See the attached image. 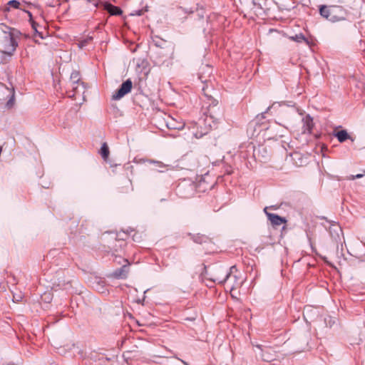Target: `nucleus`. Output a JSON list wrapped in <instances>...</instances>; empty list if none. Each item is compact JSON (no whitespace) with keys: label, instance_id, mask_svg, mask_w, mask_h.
<instances>
[{"label":"nucleus","instance_id":"obj_9","mask_svg":"<svg viewBox=\"0 0 365 365\" xmlns=\"http://www.w3.org/2000/svg\"><path fill=\"white\" fill-rule=\"evenodd\" d=\"M121 259L126 262V264H123L121 268L115 270L113 274L115 277L125 279L127 277L128 273V266L130 265V263L125 259Z\"/></svg>","mask_w":365,"mask_h":365},{"label":"nucleus","instance_id":"obj_22","mask_svg":"<svg viewBox=\"0 0 365 365\" xmlns=\"http://www.w3.org/2000/svg\"><path fill=\"white\" fill-rule=\"evenodd\" d=\"M20 299H21V297H16H16H15V296H14V299H16V301H19V300H20Z\"/></svg>","mask_w":365,"mask_h":365},{"label":"nucleus","instance_id":"obj_21","mask_svg":"<svg viewBox=\"0 0 365 365\" xmlns=\"http://www.w3.org/2000/svg\"><path fill=\"white\" fill-rule=\"evenodd\" d=\"M150 163H156L159 168H163L165 167V165L161 162H155L154 160H149Z\"/></svg>","mask_w":365,"mask_h":365},{"label":"nucleus","instance_id":"obj_27","mask_svg":"<svg viewBox=\"0 0 365 365\" xmlns=\"http://www.w3.org/2000/svg\"><path fill=\"white\" fill-rule=\"evenodd\" d=\"M94 5L96 7H97L98 4L97 3H94Z\"/></svg>","mask_w":365,"mask_h":365},{"label":"nucleus","instance_id":"obj_10","mask_svg":"<svg viewBox=\"0 0 365 365\" xmlns=\"http://www.w3.org/2000/svg\"><path fill=\"white\" fill-rule=\"evenodd\" d=\"M255 11L259 14L264 12L266 1L265 0H252Z\"/></svg>","mask_w":365,"mask_h":365},{"label":"nucleus","instance_id":"obj_6","mask_svg":"<svg viewBox=\"0 0 365 365\" xmlns=\"http://www.w3.org/2000/svg\"><path fill=\"white\" fill-rule=\"evenodd\" d=\"M285 129H287L285 125L274 123L269 127L268 130L273 135L271 138H277L283 136Z\"/></svg>","mask_w":365,"mask_h":365},{"label":"nucleus","instance_id":"obj_24","mask_svg":"<svg viewBox=\"0 0 365 365\" xmlns=\"http://www.w3.org/2000/svg\"><path fill=\"white\" fill-rule=\"evenodd\" d=\"M184 365H189L186 361L180 360Z\"/></svg>","mask_w":365,"mask_h":365},{"label":"nucleus","instance_id":"obj_28","mask_svg":"<svg viewBox=\"0 0 365 365\" xmlns=\"http://www.w3.org/2000/svg\"><path fill=\"white\" fill-rule=\"evenodd\" d=\"M207 68L210 71L211 68L209 66H207Z\"/></svg>","mask_w":365,"mask_h":365},{"label":"nucleus","instance_id":"obj_13","mask_svg":"<svg viewBox=\"0 0 365 365\" xmlns=\"http://www.w3.org/2000/svg\"><path fill=\"white\" fill-rule=\"evenodd\" d=\"M267 215L269 217V220L271 221L272 224L274 225H280L285 222V220L283 218L277 215L270 213Z\"/></svg>","mask_w":365,"mask_h":365},{"label":"nucleus","instance_id":"obj_14","mask_svg":"<svg viewBox=\"0 0 365 365\" xmlns=\"http://www.w3.org/2000/svg\"><path fill=\"white\" fill-rule=\"evenodd\" d=\"M335 136L337 138L340 143L344 142L346 140L349 139L350 136L345 130H341L335 133Z\"/></svg>","mask_w":365,"mask_h":365},{"label":"nucleus","instance_id":"obj_1","mask_svg":"<svg viewBox=\"0 0 365 365\" xmlns=\"http://www.w3.org/2000/svg\"><path fill=\"white\" fill-rule=\"evenodd\" d=\"M0 52L11 56L17 47L16 38L20 33L4 24L0 25Z\"/></svg>","mask_w":365,"mask_h":365},{"label":"nucleus","instance_id":"obj_15","mask_svg":"<svg viewBox=\"0 0 365 365\" xmlns=\"http://www.w3.org/2000/svg\"><path fill=\"white\" fill-rule=\"evenodd\" d=\"M101 154L104 159H107L109 155L108 147L106 143L103 144L101 149Z\"/></svg>","mask_w":365,"mask_h":365},{"label":"nucleus","instance_id":"obj_11","mask_svg":"<svg viewBox=\"0 0 365 365\" xmlns=\"http://www.w3.org/2000/svg\"><path fill=\"white\" fill-rule=\"evenodd\" d=\"M104 9L108 11L111 15H120L122 14V10L117 6H115L109 3L103 4Z\"/></svg>","mask_w":365,"mask_h":365},{"label":"nucleus","instance_id":"obj_18","mask_svg":"<svg viewBox=\"0 0 365 365\" xmlns=\"http://www.w3.org/2000/svg\"><path fill=\"white\" fill-rule=\"evenodd\" d=\"M292 38L294 41H298V42H300V41H302V40H305L304 37L302 34L296 35L295 36L292 37Z\"/></svg>","mask_w":365,"mask_h":365},{"label":"nucleus","instance_id":"obj_17","mask_svg":"<svg viewBox=\"0 0 365 365\" xmlns=\"http://www.w3.org/2000/svg\"><path fill=\"white\" fill-rule=\"evenodd\" d=\"M14 104V93L13 92L11 98L6 103V106L8 108H11Z\"/></svg>","mask_w":365,"mask_h":365},{"label":"nucleus","instance_id":"obj_12","mask_svg":"<svg viewBox=\"0 0 365 365\" xmlns=\"http://www.w3.org/2000/svg\"><path fill=\"white\" fill-rule=\"evenodd\" d=\"M71 78V79H73L72 87H73V89L75 91H74V93L73 95L70 96V97L76 98V96L77 93L78 92V86H76V84H77L78 82V73H76V72L72 73Z\"/></svg>","mask_w":365,"mask_h":365},{"label":"nucleus","instance_id":"obj_5","mask_svg":"<svg viewBox=\"0 0 365 365\" xmlns=\"http://www.w3.org/2000/svg\"><path fill=\"white\" fill-rule=\"evenodd\" d=\"M133 86L132 81L130 79L125 81L118 90L113 95V99L120 100L125 95L130 92Z\"/></svg>","mask_w":365,"mask_h":365},{"label":"nucleus","instance_id":"obj_8","mask_svg":"<svg viewBox=\"0 0 365 365\" xmlns=\"http://www.w3.org/2000/svg\"><path fill=\"white\" fill-rule=\"evenodd\" d=\"M302 123L303 133H310L314 126L312 118L309 115H307L302 118Z\"/></svg>","mask_w":365,"mask_h":365},{"label":"nucleus","instance_id":"obj_20","mask_svg":"<svg viewBox=\"0 0 365 365\" xmlns=\"http://www.w3.org/2000/svg\"><path fill=\"white\" fill-rule=\"evenodd\" d=\"M363 177V175L362 174H357L356 175H351L349 177V180H354L355 179H357V178H361Z\"/></svg>","mask_w":365,"mask_h":365},{"label":"nucleus","instance_id":"obj_4","mask_svg":"<svg viewBox=\"0 0 365 365\" xmlns=\"http://www.w3.org/2000/svg\"><path fill=\"white\" fill-rule=\"evenodd\" d=\"M255 346L259 351L258 354L264 361H272L275 359L276 353L272 348L260 344H257Z\"/></svg>","mask_w":365,"mask_h":365},{"label":"nucleus","instance_id":"obj_2","mask_svg":"<svg viewBox=\"0 0 365 365\" xmlns=\"http://www.w3.org/2000/svg\"><path fill=\"white\" fill-rule=\"evenodd\" d=\"M240 274L238 272L235 266H232L230 268V272L225 273L224 277H215L212 280L219 284H227V288L232 292L235 289L240 287L242 284V280Z\"/></svg>","mask_w":365,"mask_h":365},{"label":"nucleus","instance_id":"obj_7","mask_svg":"<svg viewBox=\"0 0 365 365\" xmlns=\"http://www.w3.org/2000/svg\"><path fill=\"white\" fill-rule=\"evenodd\" d=\"M167 127L170 129L182 130L185 127V123L172 117H169L166 121Z\"/></svg>","mask_w":365,"mask_h":365},{"label":"nucleus","instance_id":"obj_29","mask_svg":"<svg viewBox=\"0 0 365 365\" xmlns=\"http://www.w3.org/2000/svg\"><path fill=\"white\" fill-rule=\"evenodd\" d=\"M88 2H91V0H87Z\"/></svg>","mask_w":365,"mask_h":365},{"label":"nucleus","instance_id":"obj_3","mask_svg":"<svg viewBox=\"0 0 365 365\" xmlns=\"http://www.w3.org/2000/svg\"><path fill=\"white\" fill-rule=\"evenodd\" d=\"M319 12L323 17L332 22L344 19L343 10L341 7L339 6H322Z\"/></svg>","mask_w":365,"mask_h":365},{"label":"nucleus","instance_id":"obj_26","mask_svg":"<svg viewBox=\"0 0 365 365\" xmlns=\"http://www.w3.org/2000/svg\"><path fill=\"white\" fill-rule=\"evenodd\" d=\"M5 11H9V7H6L4 10Z\"/></svg>","mask_w":365,"mask_h":365},{"label":"nucleus","instance_id":"obj_19","mask_svg":"<svg viewBox=\"0 0 365 365\" xmlns=\"http://www.w3.org/2000/svg\"><path fill=\"white\" fill-rule=\"evenodd\" d=\"M42 299H43L44 301L49 302L51 300L52 297H51V294H50L49 293H48V294H47V293H45V294L42 296Z\"/></svg>","mask_w":365,"mask_h":365},{"label":"nucleus","instance_id":"obj_25","mask_svg":"<svg viewBox=\"0 0 365 365\" xmlns=\"http://www.w3.org/2000/svg\"><path fill=\"white\" fill-rule=\"evenodd\" d=\"M141 14H142L141 11H139L137 13V15L140 16V15H141Z\"/></svg>","mask_w":365,"mask_h":365},{"label":"nucleus","instance_id":"obj_23","mask_svg":"<svg viewBox=\"0 0 365 365\" xmlns=\"http://www.w3.org/2000/svg\"><path fill=\"white\" fill-rule=\"evenodd\" d=\"M20 299H21V297H16H16H15V296H14V299H16V301H19V300H20Z\"/></svg>","mask_w":365,"mask_h":365},{"label":"nucleus","instance_id":"obj_16","mask_svg":"<svg viewBox=\"0 0 365 365\" xmlns=\"http://www.w3.org/2000/svg\"><path fill=\"white\" fill-rule=\"evenodd\" d=\"M8 5L13 8L18 9L19 7L20 3L16 0H11L9 1Z\"/></svg>","mask_w":365,"mask_h":365}]
</instances>
